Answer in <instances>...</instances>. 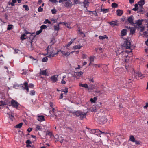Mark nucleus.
I'll return each mask as SVG.
<instances>
[{"instance_id": "nucleus-1", "label": "nucleus", "mask_w": 148, "mask_h": 148, "mask_svg": "<svg viewBox=\"0 0 148 148\" xmlns=\"http://www.w3.org/2000/svg\"><path fill=\"white\" fill-rule=\"evenodd\" d=\"M49 112L51 114L52 113L54 115L53 116L54 117L55 116V119H60L61 118V116H62L61 112L53 108H52L51 111L50 110L49 111Z\"/></svg>"}, {"instance_id": "nucleus-2", "label": "nucleus", "mask_w": 148, "mask_h": 148, "mask_svg": "<svg viewBox=\"0 0 148 148\" xmlns=\"http://www.w3.org/2000/svg\"><path fill=\"white\" fill-rule=\"evenodd\" d=\"M133 16L132 15L130 16L127 19V21L131 25L134 26L135 27H139V20L136 21L134 23L133 22Z\"/></svg>"}, {"instance_id": "nucleus-3", "label": "nucleus", "mask_w": 148, "mask_h": 148, "mask_svg": "<svg viewBox=\"0 0 148 148\" xmlns=\"http://www.w3.org/2000/svg\"><path fill=\"white\" fill-rule=\"evenodd\" d=\"M86 113H85L80 111H77L75 112V114L77 116H79L80 119L82 120L86 117Z\"/></svg>"}, {"instance_id": "nucleus-4", "label": "nucleus", "mask_w": 148, "mask_h": 148, "mask_svg": "<svg viewBox=\"0 0 148 148\" xmlns=\"http://www.w3.org/2000/svg\"><path fill=\"white\" fill-rule=\"evenodd\" d=\"M87 129L90 130L89 132L90 133L94 134H95L99 136L101 134H105V132H102L100 131L98 129H96V130L91 129L87 128Z\"/></svg>"}, {"instance_id": "nucleus-5", "label": "nucleus", "mask_w": 148, "mask_h": 148, "mask_svg": "<svg viewBox=\"0 0 148 148\" xmlns=\"http://www.w3.org/2000/svg\"><path fill=\"white\" fill-rule=\"evenodd\" d=\"M146 22V20H139V28H141L140 31L143 32L145 30V26L142 25H145Z\"/></svg>"}, {"instance_id": "nucleus-6", "label": "nucleus", "mask_w": 148, "mask_h": 148, "mask_svg": "<svg viewBox=\"0 0 148 148\" xmlns=\"http://www.w3.org/2000/svg\"><path fill=\"white\" fill-rule=\"evenodd\" d=\"M66 2L64 4L66 8L70 7L71 6L72 3L70 0H59V2L60 3Z\"/></svg>"}, {"instance_id": "nucleus-7", "label": "nucleus", "mask_w": 148, "mask_h": 148, "mask_svg": "<svg viewBox=\"0 0 148 148\" xmlns=\"http://www.w3.org/2000/svg\"><path fill=\"white\" fill-rule=\"evenodd\" d=\"M11 104L13 107L17 109L19 103L16 100L12 99L11 101Z\"/></svg>"}, {"instance_id": "nucleus-8", "label": "nucleus", "mask_w": 148, "mask_h": 148, "mask_svg": "<svg viewBox=\"0 0 148 148\" xmlns=\"http://www.w3.org/2000/svg\"><path fill=\"white\" fill-rule=\"evenodd\" d=\"M49 46H48L47 48V57L51 58L52 57H54L55 55H56L58 54V52H57V53H54L53 51L49 52Z\"/></svg>"}, {"instance_id": "nucleus-9", "label": "nucleus", "mask_w": 148, "mask_h": 148, "mask_svg": "<svg viewBox=\"0 0 148 148\" xmlns=\"http://www.w3.org/2000/svg\"><path fill=\"white\" fill-rule=\"evenodd\" d=\"M131 45V42L128 40H127L123 44V46L126 47L127 49H130Z\"/></svg>"}, {"instance_id": "nucleus-10", "label": "nucleus", "mask_w": 148, "mask_h": 148, "mask_svg": "<svg viewBox=\"0 0 148 148\" xmlns=\"http://www.w3.org/2000/svg\"><path fill=\"white\" fill-rule=\"evenodd\" d=\"M27 46L29 50L31 51L33 50L34 47L32 45V42L31 41L27 42L26 43Z\"/></svg>"}, {"instance_id": "nucleus-11", "label": "nucleus", "mask_w": 148, "mask_h": 148, "mask_svg": "<svg viewBox=\"0 0 148 148\" xmlns=\"http://www.w3.org/2000/svg\"><path fill=\"white\" fill-rule=\"evenodd\" d=\"M107 119L105 116H103L101 117L99 119V122L100 124H103L107 122Z\"/></svg>"}, {"instance_id": "nucleus-12", "label": "nucleus", "mask_w": 148, "mask_h": 148, "mask_svg": "<svg viewBox=\"0 0 148 148\" xmlns=\"http://www.w3.org/2000/svg\"><path fill=\"white\" fill-rule=\"evenodd\" d=\"M8 103H9V102L7 99H5L3 101H0V106H3L4 105H7Z\"/></svg>"}, {"instance_id": "nucleus-13", "label": "nucleus", "mask_w": 148, "mask_h": 148, "mask_svg": "<svg viewBox=\"0 0 148 148\" xmlns=\"http://www.w3.org/2000/svg\"><path fill=\"white\" fill-rule=\"evenodd\" d=\"M108 23L112 27H114L115 26H117L118 25V21H117L109 22H108Z\"/></svg>"}, {"instance_id": "nucleus-14", "label": "nucleus", "mask_w": 148, "mask_h": 148, "mask_svg": "<svg viewBox=\"0 0 148 148\" xmlns=\"http://www.w3.org/2000/svg\"><path fill=\"white\" fill-rule=\"evenodd\" d=\"M130 140L132 142H135L136 144H139V141L135 140V139L133 135H131L130 136Z\"/></svg>"}, {"instance_id": "nucleus-15", "label": "nucleus", "mask_w": 148, "mask_h": 148, "mask_svg": "<svg viewBox=\"0 0 148 148\" xmlns=\"http://www.w3.org/2000/svg\"><path fill=\"white\" fill-rule=\"evenodd\" d=\"M58 75H56L52 76L51 77V81L53 82H57L58 80Z\"/></svg>"}, {"instance_id": "nucleus-16", "label": "nucleus", "mask_w": 148, "mask_h": 148, "mask_svg": "<svg viewBox=\"0 0 148 148\" xmlns=\"http://www.w3.org/2000/svg\"><path fill=\"white\" fill-rule=\"evenodd\" d=\"M136 28L139 29V27H135V26H134V27H129V29H130V34H133L135 32Z\"/></svg>"}, {"instance_id": "nucleus-17", "label": "nucleus", "mask_w": 148, "mask_h": 148, "mask_svg": "<svg viewBox=\"0 0 148 148\" xmlns=\"http://www.w3.org/2000/svg\"><path fill=\"white\" fill-rule=\"evenodd\" d=\"M127 30L126 29H122L121 32V36H125L127 34Z\"/></svg>"}, {"instance_id": "nucleus-18", "label": "nucleus", "mask_w": 148, "mask_h": 148, "mask_svg": "<svg viewBox=\"0 0 148 148\" xmlns=\"http://www.w3.org/2000/svg\"><path fill=\"white\" fill-rule=\"evenodd\" d=\"M83 73V72L81 71L75 72L74 75L77 76L78 77H80L82 76Z\"/></svg>"}, {"instance_id": "nucleus-19", "label": "nucleus", "mask_w": 148, "mask_h": 148, "mask_svg": "<svg viewBox=\"0 0 148 148\" xmlns=\"http://www.w3.org/2000/svg\"><path fill=\"white\" fill-rule=\"evenodd\" d=\"M23 88L24 89H25L27 91V92H29V89L28 85V83L27 82H25L24 83V86H23Z\"/></svg>"}, {"instance_id": "nucleus-20", "label": "nucleus", "mask_w": 148, "mask_h": 148, "mask_svg": "<svg viewBox=\"0 0 148 148\" xmlns=\"http://www.w3.org/2000/svg\"><path fill=\"white\" fill-rule=\"evenodd\" d=\"M38 118L37 120L41 122L45 120L44 116H38Z\"/></svg>"}, {"instance_id": "nucleus-21", "label": "nucleus", "mask_w": 148, "mask_h": 148, "mask_svg": "<svg viewBox=\"0 0 148 148\" xmlns=\"http://www.w3.org/2000/svg\"><path fill=\"white\" fill-rule=\"evenodd\" d=\"M79 86L80 87H84L86 88H88V86L87 84L86 83L82 84V83H79Z\"/></svg>"}, {"instance_id": "nucleus-22", "label": "nucleus", "mask_w": 148, "mask_h": 148, "mask_svg": "<svg viewBox=\"0 0 148 148\" xmlns=\"http://www.w3.org/2000/svg\"><path fill=\"white\" fill-rule=\"evenodd\" d=\"M141 35L143 37L147 38L148 37V32L147 31L143 32L141 34Z\"/></svg>"}, {"instance_id": "nucleus-23", "label": "nucleus", "mask_w": 148, "mask_h": 148, "mask_svg": "<svg viewBox=\"0 0 148 148\" xmlns=\"http://www.w3.org/2000/svg\"><path fill=\"white\" fill-rule=\"evenodd\" d=\"M116 12L117 15L119 16H121L123 13V11L122 10L119 9Z\"/></svg>"}, {"instance_id": "nucleus-24", "label": "nucleus", "mask_w": 148, "mask_h": 148, "mask_svg": "<svg viewBox=\"0 0 148 148\" xmlns=\"http://www.w3.org/2000/svg\"><path fill=\"white\" fill-rule=\"evenodd\" d=\"M82 47V46H81L80 45H75L74 46H73V49H80Z\"/></svg>"}, {"instance_id": "nucleus-25", "label": "nucleus", "mask_w": 148, "mask_h": 148, "mask_svg": "<svg viewBox=\"0 0 148 148\" xmlns=\"http://www.w3.org/2000/svg\"><path fill=\"white\" fill-rule=\"evenodd\" d=\"M145 3V0H140L139 1V7L142 6Z\"/></svg>"}, {"instance_id": "nucleus-26", "label": "nucleus", "mask_w": 148, "mask_h": 148, "mask_svg": "<svg viewBox=\"0 0 148 148\" xmlns=\"http://www.w3.org/2000/svg\"><path fill=\"white\" fill-rule=\"evenodd\" d=\"M62 53V54L64 55V56H68L70 54V53L69 52H65V51H60Z\"/></svg>"}, {"instance_id": "nucleus-27", "label": "nucleus", "mask_w": 148, "mask_h": 148, "mask_svg": "<svg viewBox=\"0 0 148 148\" xmlns=\"http://www.w3.org/2000/svg\"><path fill=\"white\" fill-rule=\"evenodd\" d=\"M75 39V38L74 39H72L71 41L69 42L68 43V44L66 45V47H69L72 43L73 42Z\"/></svg>"}, {"instance_id": "nucleus-28", "label": "nucleus", "mask_w": 148, "mask_h": 148, "mask_svg": "<svg viewBox=\"0 0 148 148\" xmlns=\"http://www.w3.org/2000/svg\"><path fill=\"white\" fill-rule=\"evenodd\" d=\"M99 38L100 40H103L105 38H106L107 39L108 38V37L106 35H104L103 36H99Z\"/></svg>"}, {"instance_id": "nucleus-29", "label": "nucleus", "mask_w": 148, "mask_h": 148, "mask_svg": "<svg viewBox=\"0 0 148 148\" xmlns=\"http://www.w3.org/2000/svg\"><path fill=\"white\" fill-rule=\"evenodd\" d=\"M138 5H139V1L137 2V3L135 5V7L133 8L132 10L134 11H136L138 10Z\"/></svg>"}, {"instance_id": "nucleus-30", "label": "nucleus", "mask_w": 148, "mask_h": 148, "mask_svg": "<svg viewBox=\"0 0 148 148\" xmlns=\"http://www.w3.org/2000/svg\"><path fill=\"white\" fill-rule=\"evenodd\" d=\"M36 130L41 131L42 130V127L41 126L38 125H36Z\"/></svg>"}, {"instance_id": "nucleus-31", "label": "nucleus", "mask_w": 148, "mask_h": 148, "mask_svg": "<svg viewBox=\"0 0 148 148\" xmlns=\"http://www.w3.org/2000/svg\"><path fill=\"white\" fill-rule=\"evenodd\" d=\"M54 30L55 31H58L60 29L59 25H55L54 26Z\"/></svg>"}, {"instance_id": "nucleus-32", "label": "nucleus", "mask_w": 148, "mask_h": 148, "mask_svg": "<svg viewBox=\"0 0 148 148\" xmlns=\"http://www.w3.org/2000/svg\"><path fill=\"white\" fill-rule=\"evenodd\" d=\"M16 0H12V2L10 3L9 5H11L12 6H14L15 5V3L16 2Z\"/></svg>"}, {"instance_id": "nucleus-33", "label": "nucleus", "mask_w": 148, "mask_h": 148, "mask_svg": "<svg viewBox=\"0 0 148 148\" xmlns=\"http://www.w3.org/2000/svg\"><path fill=\"white\" fill-rule=\"evenodd\" d=\"M23 124V123H20L17 124V125H16L15 126V127L17 128H20L22 127Z\"/></svg>"}, {"instance_id": "nucleus-34", "label": "nucleus", "mask_w": 148, "mask_h": 148, "mask_svg": "<svg viewBox=\"0 0 148 148\" xmlns=\"http://www.w3.org/2000/svg\"><path fill=\"white\" fill-rule=\"evenodd\" d=\"M89 2L88 0H84V4L85 7L86 6H88V5Z\"/></svg>"}, {"instance_id": "nucleus-35", "label": "nucleus", "mask_w": 148, "mask_h": 148, "mask_svg": "<svg viewBox=\"0 0 148 148\" xmlns=\"http://www.w3.org/2000/svg\"><path fill=\"white\" fill-rule=\"evenodd\" d=\"M23 8H25V10L28 11L29 10V8L28 6L26 5H23Z\"/></svg>"}, {"instance_id": "nucleus-36", "label": "nucleus", "mask_w": 148, "mask_h": 148, "mask_svg": "<svg viewBox=\"0 0 148 148\" xmlns=\"http://www.w3.org/2000/svg\"><path fill=\"white\" fill-rule=\"evenodd\" d=\"M40 74L44 75H46L47 74V73L46 70L41 71L40 72Z\"/></svg>"}, {"instance_id": "nucleus-37", "label": "nucleus", "mask_w": 148, "mask_h": 148, "mask_svg": "<svg viewBox=\"0 0 148 148\" xmlns=\"http://www.w3.org/2000/svg\"><path fill=\"white\" fill-rule=\"evenodd\" d=\"M140 7V9L139 8V12L143 14L145 13V11L143 10V8L142 6Z\"/></svg>"}, {"instance_id": "nucleus-38", "label": "nucleus", "mask_w": 148, "mask_h": 148, "mask_svg": "<svg viewBox=\"0 0 148 148\" xmlns=\"http://www.w3.org/2000/svg\"><path fill=\"white\" fill-rule=\"evenodd\" d=\"M93 66L95 67V68H96L97 66L98 67H100L101 66V65L99 64H91Z\"/></svg>"}, {"instance_id": "nucleus-39", "label": "nucleus", "mask_w": 148, "mask_h": 148, "mask_svg": "<svg viewBox=\"0 0 148 148\" xmlns=\"http://www.w3.org/2000/svg\"><path fill=\"white\" fill-rule=\"evenodd\" d=\"M112 6L114 8H116L118 6V5L115 3H113L112 4Z\"/></svg>"}, {"instance_id": "nucleus-40", "label": "nucleus", "mask_w": 148, "mask_h": 148, "mask_svg": "<svg viewBox=\"0 0 148 148\" xmlns=\"http://www.w3.org/2000/svg\"><path fill=\"white\" fill-rule=\"evenodd\" d=\"M47 28V27L46 26V25H42L40 27V29H41V30L42 31L43 29H46Z\"/></svg>"}, {"instance_id": "nucleus-41", "label": "nucleus", "mask_w": 148, "mask_h": 148, "mask_svg": "<svg viewBox=\"0 0 148 148\" xmlns=\"http://www.w3.org/2000/svg\"><path fill=\"white\" fill-rule=\"evenodd\" d=\"M35 94V92L33 90H31L30 92V94L31 95H34Z\"/></svg>"}, {"instance_id": "nucleus-42", "label": "nucleus", "mask_w": 148, "mask_h": 148, "mask_svg": "<svg viewBox=\"0 0 148 148\" xmlns=\"http://www.w3.org/2000/svg\"><path fill=\"white\" fill-rule=\"evenodd\" d=\"M13 25H8V27H7V30H10L12 28Z\"/></svg>"}, {"instance_id": "nucleus-43", "label": "nucleus", "mask_w": 148, "mask_h": 148, "mask_svg": "<svg viewBox=\"0 0 148 148\" xmlns=\"http://www.w3.org/2000/svg\"><path fill=\"white\" fill-rule=\"evenodd\" d=\"M91 111L92 112H96V107L95 106H93L92 107V108L91 109Z\"/></svg>"}, {"instance_id": "nucleus-44", "label": "nucleus", "mask_w": 148, "mask_h": 148, "mask_svg": "<svg viewBox=\"0 0 148 148\" xmlns=\"http://www.w3.org/2000/svg\"><path fill=\"white\" fill-rule=\"evenodd\" d=\"M48 60V58L47 57H44L42 59V61L43 62H47Z\"/></svg>"}, {"instance_id": "nucleus-45", "label": "nucleus", "mask_w": 148, "mask_h": 148, "mask_svg": "<svg viewBox=\"0 0 148 148\" xmlns=\"http://www.w3.org/2000/svg\"><path fill=\"white\" fill-rule=\"evenodd\" d=\"M90 64H89V65H90V64H92V63H91V62H93L94 60V58L93 57H92V56H91L90 58Z\"/></svg>"}, {"instance_id": "nucleus-46", "label": "nucleus", "mask_w": 148, "mask_h": 148, "mask_svg": "<svg viewBox=\"0 0 148 148\" xmlns=\"http://www.w3.org/2000/svg\"><path fill=\"white\" fill-rule=\"evenodd\" d=\"M47 23H48L50 24L51 23V22L48 19H47L45 20V21L43 23L44 24H46Z\"/></svg>"}, {"instance_id": "nucleus-47", "label": "nucleus", "mask_w": 148, "mask_h": 148, "mask_svg": "<svg viewBox=\"0 0 148 148\" xmlns=\"http://www.w3.org/2000/svg\"><path fill=\"white\" fill-rule=\"evenodd\" d=\"M25 36V34H23L21 35V38L22 40H23L25 39V38H24V37Z\"/></svg>"}, {"instance_id": "nucleus-48", "label": "nucleus", "mask_w": 148, "mask_h": 148, "mask_svg": "<svg viewBox=\"0 0 148 148\" xmlns=\"http://www.w3.org/2000/svg\"><path fill=\"white\" fill-rule=\"evenodd\" d=\"M51 11L52 14H55L56 13L57 10L55 9H53L51 10Z\"/></svg>"}, {"instance_id": "nucleus-49", "label": "nucleus", "mask_w": 148, "mask_h": 148, "mask_svg": "<svg viewBox=\"0 0 148 148\" xmlns=\"http://www.w3.org/2000/svg\"><path fill=\"white\" fill-rule=\"evenodd\" d=\"M101 11L103 12V13H106L108 12V10L107 9H101Z\"/></svg>"}, {"instance_id": "nucleus-50", "label": "nucleus", "mask_w": 148, "mask_h": 148, "mask_svg": "<svg viewBox=\"0 0 148 148\" xmlns=\"http://www.w3.org/2000/svg\"><path fill=\"white\" fill-rule=\"evenodd\" d=\"M43 8H41V6H40L38 8V11L39 12H41L43 11Z\"/></svg>"}, {"instance_id": "nucleus-51", "label": "nucleus", "mask_w": 148, "mask_h": 148, "mask_svg": "<svg viewBox=\"0 0 148 148\" xmlns=\"http://www.w3.org/2000/svg\"><path fill=\"white\" fill-rule=\"evenodd\" d=\"M42 30H41V29H40L39 30L37 31L36 32V35H39L42 32Z\"/></svg>"}, {"instance_id": "nucleus-52", "label": "nucleus", "mask_w": 148, "mask_h": 148, "mask_svg": "<svg viewBox=\"0 0 148 148\" xmlns=\"http://www.w3.org/2000/svg\"><path fill=\"white\" fill-rule=\"evenodd\" d=\"M47 135H48L50 136H51L52 135V134L51 133V132H50L49 131H47L46 132V135L47 136Z\"/></svg>"}, {"instance_id": "nucleus-53", "label": "nucleus", "mask_w": 148, "mask_h": 148, "mask_svg": "<svg viewBox=\"0 0 148 148\" xmlns=\"http://www.w3.org/2000/svg\"><path fill=\"white\" fill-rule=\"evenodd\" d=\"M9 118L12 121H13L14 118V116L12 115H11L10 116L9 115Z\"/></svg>"}, {"instance_id": "nucleus-54", "label": "nucleus", "mask_w": 148, "mask_h": 148, "mask_svg": "<svg viewBox=\"0 0 148 148\" xmlns=\"http://www.w3.org/2000/svg\"><path fill=\"white\" fill-rule=\"evenodd\" d=\"M34 85L33 84L31 83L29 85V87L30 88H32L34 87Z\"/></svg>"}, {"instance_id": "nucleus-55", "label": "nucleus", "mask_w": 148, "mask_h": 148, "mask_svg": "<svg viewBox=\"0 0 148 148\" xmlns=\"http://www.w3.org/2000/svg\"><path fill=\"white\" fill-rule=\"evenodd\" d=\"M146 24H145V27H146L147 28H148V19L147 20H146Z\"/></svg>"}, {"instance_id": "nucleus-56", "label": "nucleus", "mask_w": 148, "mask_h": 148, "mask_svg": "<svg viewBox=\"0 0 148 148\" xmlns=\"http://www.w3.org/2000/svg\"><path fill=\"white\" fill-rule=\"evenodd\" d=\"M26 144H30L31 143V142L29 140H27L26 141Z\"/></svg>"}, {"instance_id": "nucleus-57", "label": "nucleus", "mask_w": 148, "mask_h": 148, "mask_svg": "<svg viewBox=\"0 0 148 148\" xmlns=\"http://www.w3.org/2000/svg\"><path fill=\"white\" fill-rule=\"evenodd\" d=\"M63 92H64L65 94L66 95L67 93L68 92V88H66L65 90Z\"/></svg>"}, {"instance_id": "nucleus-58", "label": "nucleus", "mask_w": 148, "mask_h": 148, "mask_svg": "<svg viewBox=\"0 0 148 148\" xmlns=\"http://www.w3.org/2000/svg\"><path fill=\"white\" fill-rule=\"evenodd\" d=\"M61 82V84H65L66 83L65 81L63 79H62Z\"/></svg>"}, {"instance_id": "nucleus-59", "label": "nucleus", "mask_w": 148, "mask_h": 148, "mask_svg": "<svg viewBox=\"0 0 148 148\" xmlns=\"http://www.w3.org/2000/svg\"><path fill=\"white\" fill-rule=\"evenodd\" d=\"M82 58L84 59L86 58H87L86 56L85 55L83 54L82 55Z\"/></svg>"}, {"instance_id": "nucleus-60", "label": "nucleus", "mask_w": 148, "mask_h": 148, "mask_svg": "<svg viewBox=\"0 0 148 148\" xmlns=\"http://www.w3.org/2000/svg\"><path fill=\"white\" fill-rule=\"evenodd\" d=\"M90 101L92 102L93 103H95V101L94 100V99L93 98H91L90 99Z\"/></svg>"}, {"instance_id": "nucleus-61", "label": "nucleus", "mask_w": 148, "mask_h": 148, "mask_svg": "<svg viewBox=\"0 0 148 148\" xmlns=\"http://www.w3.org/2000/svg\"><path fill=\"white\" fill-rule=\"evenodd\" d=\"M79 1V0H74V2L76 4L78 3Z\"/></svg>"}, {"instance_id": "nucleus-62", "label": "nucleus", "mask_w": 148, "mask_h": 148, "mask_svg": "<svg viewBox=\"0 0 148 148\" xmlns=\"http://www.w3.org/2000/svg\"><path fill=\"white\" fill-rule=\"evenodd\" d=\"M129 3L130 4H132V3H133L134 1V0H129Z\"/></svg>"}, {"instance_id": "nucleus-63", "label": "nucleus", "mask_w": 148, "mask_h": 148, "mask_svg": "<svg viewBox=\"0 0 148 148\" xmlns=\"http://www.w3.org/2000/svg\"><path fill=\"white\" fill-rule=\"evenodd\" d=\"M32 128H29L27 130V131H28L29 132H30L31 131H32Z\"/></svg>"}, {"instance_id": "nucleus-64", "label": "nucleus", "mask_w": 148, "mask_h": 148, "mask_svg": "<svg viewBox=\"0 0 148 148\" xmlns=\"http://www.w3.org/2000/svg\"><path fill=\"white\" fill-rule=\"evenodd\" d=\"M145 44L147 46H148V38L147 39V40L145 41Z\"/></svg>"}]
</instances>
